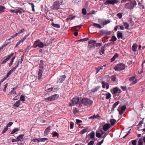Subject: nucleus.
Here are the masks:
<instances>
[{
    "label": "nucleus",
    "instance_id": "nucleus-21",
    "mask_svg": "<svg viewBox=\"0 0 145 145\" xmlns=\"http://www.w3.org/2000/svg\"><path fill=\"white\" fill-rule=\"evenodd\" d=\"M120 101H118L117 102L115 103L112 106V107L111 108V111H112L114 110V109L116 107V106L119 104V103H120Z\"/></svg>",
    "mask_w": 145,
    "mask_h": 145
},
{
    "label": "nucleus",
    "instance_id": "nucleus-61",
    "mask_svg": "<svg viewBox=\"0 0 145 145\" xmlns=\"http://www.w3.org/2000/svg\"><path fill=\"white\" fill-rule=\"evenodd\" d=\"M53 89V88L52 87V88L47 89H46V91H47V92H50V91H52V90Z\"/></svg>",
    "mask_w": 145,
    "mask_h": 145
},
{
    "label": "nucleus",
    "instance_id": "nucleus-45",
    "mask_svg": "<svg viewBox=\"0 0 145 145\" xmlns=\"http://www.w3.org/2000/svg\"><path fill=\"white\" fill-rule=\"evenodd\" d=\"M106 83L105 81H103L102 82V87L103 88H104L105 87V86L106 84Z\"/></svg>",
    "mask_w": 145,
    "mask_h": 145
},
{
    "label": "nucleus",
    "instance_id": "nucleus-48",
    "mask_svg": "<svg viewBox=\"0 0 145 145\" xmlns=\"http://www.w3.org/2000/svg\"><path fill=\"white\" fill-rule=\"evenodd\" d=\"M137 141L136 140H134L131 141L132 144L133 145H137Z\"/></svg>",
    "mask_w": 145,
    "mask_h": 145
},
{
    "label": "nucleus",
    "instance_id": "nucleus-62",
    "mask_svg": "<svg viewBox=\"0 0 145 145\" xmlns=\"http://www.w3.org/2000/svg\"><path fill=\"white\" fill-rule=\"evenodd\" d=\"M120 88L123 91H125L126 90V87L125 86H121Z\"/></svg>",
    "mask_w": 145,
    "mask_h": 145
},
{
    "label": "nucleus",
    "instance_id": "nucleus-55",
    "mask_svg": "<svg viewBox=\"0 0 145 145\" xmlns=\"http://www.w3.org/2000/svg\"><path fill=\"white\" fill-rule=\"evenodd\" d=\"M118 110L119 112V113L120 115H122L124 112L121 109L120 110L119 108L118 109Z\"/></svg>",
    "mask_w": 145,
    "mask_h": 145
},
{
    "label": "nucleus",
    "instance_id": "nucleus-29",
    "mask_svg": "<svg viewBox=\"0 0 145 145\" xmlns=\"http://www.w3.org/2000/svg\"><path fill=\"white\" fill-rule=\"evenodd\" d=\"M26 37H24V38L22 39L21 40H20L19 42H18L17 43L16 47L17 46L19 45L20 44V43H21L22 42H23L24 40L26 39Z\"/></svg>",
    "mask_w": 145,
    "mask_h": 145
},
{
    "label": "nucleus",
    "instance_id": "nucleus-35",
    "mask_svg": "<svg viewBox=\"0 0 145 145\" xmlns=\"http://www.w3.org/2000/svg\"><path fill=\"white\" fill-rule=\"evenodd\" d=\"M52 25L54 27L59 28L60 27V26L58 24H55L54 23H52Z\"/></svg>",
    "mask_w": 145,
    "mask_h": 145
},
{
    "label": "nucleus",
    "instance_id": "nucleus-50",
    "mask_svg": "<svg viewBox=\"0 0 145 145\" xmlns=\"http://www.w3.org/2000/svg\"><path fill=\"white\" fill-rule=\"evenodd\" d=\"M116 40L117 38L116 37H112V39L110 40V41L114 42L116 41Z\"/></svg>",
    "mask_w": 145,
    "mask_h": 145
},
{
    "label": "nucleus",
    "instance_id": "nucleus-33",
    "mask_svg": "<svg viewBox=\"0 0 145 145\" xmlns=\"http://www.w3.org/2000/svg\"><path fill=\"white\" fill-rule=\"evenodd\" d=\"M48 139L47 138H39V140L38 141V142H44L45 140H47Z\"/></svg>",
    "mask_w": 145,
    "mask_h": 145
},
{
    "label": "nucleus",
    "instance_id": "nucleus-64",
    "mask_svg": "<svg viewBox=\"0 0 145 145\" xmlns=\"http://www.w3.org/2000/svg\"><path fill=\"white\" fill-rule=\"evenodd\" d=\"M95 118H96V115L95 114H94L93 115L90 116L89 118L90 119H93Z\"/></svg>",
    "mask_w": 145,
    "mask_h": 145
},
{
    "label": "nucleus",
    "instance_id": "nucleus-31",
    "mask_svg": "<svg viewBox=\"0 0 145 145\" xmlns=\"http://www.w3.org/2000/svg\"><path fill=\"white\" fill-rule=\"evenodd\" d=\"M137 46L135 44H134L132 47V50L134 52L135 51L137 50Z\"/></svg>",
    "mask_w": 145,
    "mask_h": 145
},
{
    "label": "nucleus",
    "instance_id": "nucleus-57",
    "mask_svg": "<svg viewBox=\"0 0 145 145\" xmlns=\"http://www.w3.org/2000/svg\"><path fill=\"white\" fill-rule=\"evenodd\" d=\"M8 85V84L7 83L4 86V89H3V91L4 92H5V91H6V88H7V86Z\"/></svg>",
    "mask_w": 145,
    "mask_h": 145
},
{
    "label": "nucleus",
    "instance_id": "nucleus-13",
    "mask_svg": "<svg viewBox=\"0 0 145 145\" xmlns=\"http://www.w3.org/2000/svg\"><path fill=\"white\" fill-rule=\"evenodd\" d=\"M95 40H91L89 41V45L88 48H95Z\"/></svg>",
    "mask_w": 145,
    "mask_h": 145
},
{
    "label": "nucleus",
    "instance_id": "nucleus-16",
    "mask_svg": "<svg viewBox=\"0 0 145 145\" xmlns=\"http://www.w3.org/2000/svg\"><path fill=\"white\" fill-rule=\"evenodd\" d=\"M24 134H22L20 135L19 136L17 137L16 138V139L18 142L19 141L21 142L23 140L22 139H23L24 137Z\"/></svg>",
    "mask_w": 145,
    "mask_h": 145
},
{
    "label": "nucleus",
    "instance_id": "nucleus-40",
    "mask_svg": "<svg viewBox=\"0 0 145 145\" xmlns=\"http://www.w3.org/2000/svg\"><path fill=\"white\" fill-rule=\"evenodd\" d=\"M25 96L23 95H21L20 97V99L22 101H25Z\"/></svg>",
    "mask_w": 145,
    "mask_h": 145
},
{
    "label": "nucleus",
    "instance_id": "nucleus-4",
    "mask_svg": "<svg viewBox=\"0 0 145 145\" xmlns=\"http://www.w3.org/2000/svg\"><path fill=\"white\" fill-rule=\"evenodd\" d=\"M39 65V71L38 73V78L39 80L41 79L42 74V69L43 68L44 65L43 61V60H41L40 61Z\"/></svg>",
    "mask_w": 145,
    "mask_h": 145
},
{
    "label": "nucleus",
    "instance_id": "nucleus-12",
    "mask_svg": "<svg viewBox=\"0 0 145 145\" xmlns=\"http://www.w3.org/2000/svg\"><path fill=\"white\" fill-rule=\"evenodd\" d=\"M23 10V9L22 8H20L15 10L10 9V11L12 13H15L16 14L19 13L20 14H21L22 13V11Z\"/></svg>",
    "mask_w": 145,
    "mask_h": 145
},
{
    "label": "nucleus",
    "instance_id": "nucleus-8",
    "mask_svg": "<svg viewBox=\"0 0 145 145\" xmlns=\"http://www.w3.org/2000/svg\"><path fill=\"white\" fill-rule=\"evenodd\" d=\"M58 97V95L56 94L49 97L48 98H45L44 101L46 102L54 101L57 99Z\"/></svg>",
    "mask_w": 145,
    "mask_h": 145
},
{
    "label": "nucleus",
    "instance_id": "nucleus-59",
    "mask_svg": "<svg viewBox=\"0 0 145 145\" xmlns=\"http://www.w3.org/2000/svg\"><path fill=\"white\" fill-rule=\"evenodd\" d=\"M126 108V107L125 106H123L121 107V110H122L123 111H124L125 110Z\"/></svg>",
    "mask_w": 145,
    "mask_h": 145
},
{
    "label": "nucleus",
    "instance_id": "nucleus-18",
    "mask_svg": "<svg viewBox=\"0 0 145 145\" xmlns=\"http://www.w3.org/2000/svg\"><path fill=\"white\" fill-rule=\"evenodd\" d=\"M110 127L109 124L108 123L105 124L103 126V129L104 131H106L110 128Z\"/></svg>",
    "mask_w": 145,
    "mask_h": 145
},
{
    "label": "nucleus",
    "instance_id": "nucleus-26",
    "mask_svg": "<svg viewBox=\"0 0 145 145\" xmlns=\"http://www.w3.org/2000/svg\"><path fill=\"white\" fill-rule=\"evenodd\" d=\"M20 130L19 128H14L10 133L11 134L14 133L16 132L19 131Z\"/></svg>",
    "mask_w": 145,
    "mask_h": 145
},
{
    "label": "nucleus",
    "instance_id": "nucleus-24",
    "mask_svg": "<svg viewBox=\"0 0 145 145\" xmlns=\"http://www.w3.org/2000/svg\"><path fill=\"white\" fill-rule=\"evenodd\" d=\"M110 125L111 126L114 125L116 122V121L114 119H110Z\"/></svg>",
    "mask_w": 145,
    "mask_h": 145
},
{
    "label": "nucleus",
    "instance_id": "nucleus-2",
    "mask_svg": "<svg viewBox=\"0 0 145 145\" xmlns=\"http://www.w3.org/2000/svg\"><path fill=\"white\" fill-rule=\"evenodd\" d=\"M137 5L136 1L134 0L131 2L126 3L124 7L127 9H131L134 8Z\"/></svg>",
    "mask_w": 145,
    "mask_h": 145
},
{
    "label": "nucleus",
    "instance_id": "nucleus-60",
    "mask_svg": "<svg viewBox=\"0 0 145 145\" xmlns=\"http://www.w3.org/2000/svg\"><path fill=\"white\" fill-rule=\"evenodd\" d=\"M9 93L11 94H15L16 93V92L15 91L12 90Z\"/></svg>",
    "mask_w": 145,
    "mask_h": 145
},
{
    "label": "nucleus",
    "instance_id": "nucleus-9",
    "mask_svg": "<svg viewBox=\"0 0 145 145\" xmlns=\"http://www.w3.org/2000/svg\"><path fill=\"white\" fill-rule=\"evenodd\" d=\"M60 6L59 1H57L54 2L51 8L53 10H58L59 9Z\"/></svg>",
    "mask_w": 145,
    "mask_h": 145
},
{
    "label": "nucleus",
    "instance_id": "nucleus-28",
    "mask_svg": "<svg viewBox=\"0 0 145 145\" xmlns=\"http://www.w3.org/2000/svg\"><path fill=\"white\" fill-rule=\"evenodd\" d=\"M20 101L18 100L13 105V106H15L16 107H18L20 105Z\"/></svg>",
    "mask_w": 145,
    "mask_h": 145
},
{
    "label": "nucleus",
    "instance_id": "nucleus-5",
    "mask_svg": "<svg viewBox=\"0 0 145 145\" xmlns=\"http://www.w3.org/2000/svg\"><path fill=\"white\" fill-rule=\"evenodd\" d=\"M79 98L76 96L73 98L72 101V105H74L76 104H79V107L81 108L82 107L80 101V98Z\"/></svg>",
    "mask_w": 145,
    "mask_h": 145
},
{
    "label": "nucleus",
    "instance_id": "nucleus-49",
    "mask_svg": "<svg viewBox=\"0 0 145 145\" xmlns=\"http://www.w3.org/2000/svg\"><path fill=\"white\" fill-rule=\"evenodd\" d=\"M111 80L113 81H114L116 80V77L114 75H112L111 77Z\"/></svg>",
    "mask_w": 145,
    "mask_h": 145
},
{
    "label": "nucleus",
    "instance_id": "nucleus-34",
    "mask_svg": "<svg viewBox=\"0 0 145 145\" xmlns=\"http://www.w3.org/2000/svg\"><path fill=\"white\" fill-rule=\"evenodd\" d=\"M50 126H49L44 131V133L47 134V133L49 132V130L50 129Z\"/></svg>",
    "mask_w": 145,
    "mask_h": 145
},
{
    "label": "nucleus",
    "instance_id": "nucleus-47",
    "mask_svg": "<svg viewBox=\"0 0 145 145\" xmlns=\"http://www.w3.org/2000/svg\"><path fill=\"white\" fill-rule=\"evenodd\" d=\"M116 16L119 18L120 19L122 17V13H119L117 14Z\"/></svg>",
    "mask_w": 145,
    "mask_h": 145
},
{
    "label": "nucleus",
    "instance_id": "nucleus-19",
    "mask_svg": "<svg viewBox=\"0 0 145 145\" xmlns=\"http://www.w3.org/2000/svg\"><path fill=\"white\" fill-rule=\"evenodd\" d=\"M88 131V127H85L84 129L80 131V133L81 135H82L85 133L87 132Z\"/></svg>",
    "mask_w": 145,
    "mask_h": 145
},
{
    "label": "nucleus",
    "instance_id": "nucleus-10",
    "mask_svg": "<svg viewBox=\"0 0 145 145\" xmlns=\"http://www.w3.org/2000/svg\"><path fill=\"white\" fill-rule=\"evenodd\" d=\"M99 33L101 35H108L110 34L111 32L107 30L102 29L99 31Z\"/></svg>",
    "mask_w": 145,
    "mask_h": 145
},
{
    "label": "nucleus",
    "instance_id": "nucleus-11",
    "mask_svg": "<svg viewBox=\"0 0 145 145\" xmlns=\"http://www.w3.org/2000/svg\"><path fill=\"white\" fill-rule=\"evenodd\" d=\"M118 2V0H108L105 2V4L107 5H114L117 4Z\"/></svg>",
    "mask_w": 145,
    "mask_h": 145
},
{
    "label": "nucleus",
    "instance_id": "nucleus-30",
    "mask_svg": "<svg viewBox=\"0 0 145 145\" xmlns=\"http://www.w3.org/2000/svg\"><path fill=\"white\" fill-rule=\"evenodd\" d=\"M16 56H14L11 59L10 63H9V66L11 67L12 64L14 59L15 58Z\"/></svg>",
    "mask_w": 145,
    "mask_h": 145
},
{
    "label": "nucleus",
    "instance_id": "nucleus-63",
    "mask_svg": "<svg viewBox=\"0 0 145 145\" xmlns=\"http://www.w3.org/2000/svg\"><path fill=\"white\" fill-rule=\"evenodd\" d=\"M39 140V138H36L34 139H33L32 141H33L34 142H38V141Z\"/></svg>",
    "mask_w": 145,
    "mask_h": 145
},
{
    "label": "nucleus",
    "instance_id": "nucleus-7",
    "mask_svg": "<svg viewBox=\"0 0 145 145\" xmlns=\"http://www.w3.org/2000/svg\"><path fill=\"white\" fill-rule=\"evenodd\" d=\"M125 69V65L123 63H121L118 64L114 68L116 71H120L124 70Z\"/></svg>",
    "mask_w": 145,
    "mask_h": 145
},
{
    "label": "nucleus",
    "instance_id": "nucleus-20",
    "mask_svg": "<svg viewBox=\"0 0 145 145\" xmlns=\"http://www.w3.org/2000/svg\"><path fill=\"white\" fill-rule=\"evenodd\" d=\"M93 26L95 27L98 29H101L102 28L101 25L98 24L93 23Z\"/></svg>",
    "mask_w": 145,
    "mask_h": 145
},
{
    "label": "nucleus",
    "instance_id": "nucleus-53",
    "mask_svg": "<svg viewBox=\"0 0 145 145\" xmlns=\"http://www.w3.org/2000/svg\"><path fill=\"white\" fill-rule=\"evenodd\" d=\"M131 129H130V130H129V131H128L127 132V134L125 135L123 137V138H125L126 137H127L128 135L130 133V132H131Z\"/></svg>",
    "mask_w": 145,
    "mask_h": 145
},
{
    "label": "nucleus",
    "instance_id": "nucleus-14",
    "mask_svg": "<svg viewBox=\"0 0 145 145\" xmlns=\"http://www.w3.org/2000/svg\"><path fill=\"white\" fill-rule=\"evenodd\" d=\"M14 54V53H12L8 55L7 57L5 59L3 62L1 63V64H3L5 63Z\"/></svg>",
    "mask_w": 145,
    "mask_h": 145
},
{
    "label": "nucleus",
    "instance_id": "nucleus-46",
    "mask_svg": "<svg viewBox=\"0 0 145 145\" xmlns=\"http://www.w3.org/2000/svg\"><path fill=\"white\" fill-rule=\"evenodd\" d=\"M82 12L84 15H85L86 14L87 12L86 9L84 8H83L82 10Z\"/></svg>",
    "mask_w": 145,
    "mask_h": 145
},
{
    "label": "nucleus",
    "instance_id": "nucleus-32",
    "mask_svg": "<svg viewBox=\"0 0 145 145\" xmlns=\"http://www.w3.org/2000/svg\"><path fill=\"white\" fill-rule=\"evenodd\" d=\"M105 95H106L105 98L106 99H110L111 96V95L109 93H107L105 94Z\"/></svg>",
    "mask_w": 145,
    "mask_h": 145
},
{
    "label": "nucleus",
    "instance_id": "nucleus-51",
    "mask_svg": "<svg viewBox=\"0 0 145 145\" xmlns=\"http://www.w3.org/2000/svg\"><path fill=\"white\" fill-rule=\"evenodd\" d=\"M59 134L58 133H57L56 132H55L53 134V137H58L59 136Z\"/></svg>",
    "mask_w": 145,
    "mask_h": 145
},
{
    "label": "nucleus",
    "instance_id": "nucleus-43",
    "mask_svg": "<svg viewBox=\"0 0 145 145\" xmlns=\"http://www.w3.org/2000/svg\"><path fill=\"white\" fill-rule=\"evenodd\" d=\"M103 66H99L97 68H96V69L97 70L96 74L101 69H103Z\"/></svg>",
    "mask_w": 145,
    "mask_h": 145
},
{
    "label": "nucleus",
    "instance_id": "nucleus-1",
    "mask_svg": "<svg viewBox=\"0 0 145 145\" xmlns=\"http://www.w3.org/2000/svg\"><path fill=\"white\" fill-rule=\"evenodd\" d=\"M50 43L49 42L48 43L44 44L40 40H38L34 42L33 47L34 48H36L38 46L40 48H43L44 46H48Z\"/></svg>",
    "mask_w": 145,
    "mask_h": 145
},
{
    "label": "nucleus",
    "instance_id": "nucleus-39",
    "mask_svg": "<svg viewBox=\"0 0 145 145\" xmlns=\"http://www.w3.org/2000/svg\"><path fill=\"white\" fill-rule=\"evenodd\" d=\"M123 25L125 27V29H128L129 28V25L126 22H125L123 23Z\"/></svg>",
    "mask_w": 145,
    "mask_h": 145
},
{
    "label": "nucleus",
    "instance_id": "nucleus-36",
    "mask_svg": "<svg viewBox=\"0 0 145 145\" xmlns=\"http://www.w3.org/2000/svg\"><path fill=\"white\" fill-rule=\"evenodd\" d=\"M95 47H100L102 45V43H97L96 42V41H95Z\"/></svg>",
    "mask_w": 145,
    "mask_h": 145
},
{
    "label": "nucleus",
    "instance_id": "nucleus-54",
    "mask_svg": "<svg viewBox=\"0 0 145 145\" xmlns=\"http://www.w3.org/2000/svg\"><path fill=\"white\" fill-rule=\"evenodd\" d=\"M122 33L120 31H118L117 33V36H122Z\"/></svg>",
    "mask_w": 145,
    "mask_h": 145
},
{
    "label": "nucleus",
    "instance_id": "nucleus-17",
    "mask_svg": "<svg viewBox=\"0 0 145 145\" xmlns=\"http://www.w3.org/2000/svg\"><path fill=\"white\" fill-rule=\"evenodd\" d=\"M129 80L132 82L133 84H136L137 82V80L135 76H132L129 78Z\"/></svg>",
    "mask_w": 145,
    "mask_h": 145
},
{
    "label": "nucleus",
    "instance_id": "nucleus-15",
    "mask_svg": "<svg viewBox=\"0 0 145 145\" xmlns=\"http://www.w3.org/2000/svg\"><path fill=\"white\" fill-rule=\"evenodd\" d=\"M66 76L65 75L60 76V78L57 80V82L58 83H61L65 79Z\"/></svg>",
    "mask_w": 145,
    "mask_h": 145
},
{
    "label": "nucleus",
    "instance_id": "nucleus-37",
    "mask_svg": "<svg viewBox=\"0 0 145 145\" xmlns=\"http://www.w3.org/2000/svg\"><path fill=\"white\" fill-rule=\"evenodd\" d=\"M143 142L142 140V138H140L138 142V145H143Z\"/></svg>",
    "mask_w": 145,
    "mask_h": 145
},
{
    "label": "nucleus",
    "instance_id": "nucleus-22",
    "mask_svg": "<svg viewBox=\"0 0 145 145\" xmlns=\"http://www.w3.org/2000/svg\"><path fill=\"white\" fill-rule=\"evenodd\" d=\"M100 86H98L97 87H96L95 88H94L92 89L91 90V91L93 93L97 91V90L99 89L100 88Z\"/></svg>",
    "mask_w": 145,
    "mask_h": 145
},
{
    "label": "nucleus",
    "instance_id": "nucleus-3",
    "mask_svg": "<svg viewBox=\"0 0 145 145\" xmlns=\"http://www.w3.org/2000/svg\"><path fill=\"white\" fill-rule=\"evenodd\" d=\"M80 101L81 104L84 105L88 106L92 105L93 101L89 99L88 98H80Z\"/></svg>",
    "mask_w": 145,
    "mask_h": 145
},
{
    "label": "nucleus",
    "instance_id": "nucleus-41",
    "mask_svg": "<svg viewBox=\"0 0 145 145\" xmlns=\"http://www.w3.org/2000/svg\"><path fill=\"white\" fill-rule=\"evenodd\" d=\"M96 136L97 137L100 138L102 137V135L100 133L96 132Z\"/></svg>",
    "mask_w": 145,
    "mask_h": 145
},
{
    "label": "nucleus",
    "instance_id": "nucleus-23",
    "mask_svg": "<svg viewBox=\"0 0 145 145\" xmlns=\"http://www.w3.org/2000/svg\"><path fill=\"white\" fill-rule=\"evenodd\" d=\"M105 48V46H104L101 47V50L99 51V53L101 55H102L104 54Z\"/></svg>",
    "mask_w": 145,
    "mask_h": 145
},
{
    "label": "nucleus",
    "instance_id": "nucleus-42",
    "mask_svg": "<svg viewBox=\"0 0 145 145\" xmlns=\"http://www.w3.org/2000/svg\"><path fill=\"white\" fill-rule=\"evenodd\" d=\"M24 29H22L20 30V31L19 32H18V33H16L14 35L15 36H16L18 35V34H22L24 32Z\"/></svg>",
    "mask_w": 145,
    "mask_h": 145
},
{
    "label": "nucleus",
    "instance_id": "nucleus-44",
    "mask_svg": "<svg viewBox=\"0 0 145 145\" xmlns=\"http://www.w3.org/2000/svg\"><path fill=\"white\" fill-rule=\"evenodd\" d=\"M88 39H89L87 37L83 39H81L80 40H78V41L82 42L83 41H87L88 40Z\"/></svg>",
    "mask_w": 145,
    "mask_h": 145
},
{
    "label": "nucleus",
    "instance_id": "nucleus-27",
    "mask_svg": "<svg viewBox=\"0 0 145 145\" xmlns=\"http://www.w3.org/2000/svg\"><path fill=\"white\" fill-rule=\"evenodd\" d=\"M89 136H90V138L91 139L94 138L95 136V132L94 131H92L91 133L88 134Z\"/></svg>",
    "mask_w": 145,
    "mask_h": 145
},
{
    "label": "nucleus",
    "instance_id": "nucleus-56",
    "mask_svg": "<svg viewBox=\"0 0 145 145\" xmlns=\"http://www.w3.org/2000/svg\"><path fill=\"white\" fill-rule=\"evenodd\" d=\"M12 72L10 70L9 71L7 74L6 76V78H7Z\"/></svg>",
    "mask_w": 145,
    "mask_h": 145
},
{
    "label": "nucleus",
    "instance_id": "nucleus-52",
    "mask_svg": "<svg viewBox=\"0 0 145 145\" xmlns=\"http://www.w3.org/2000/svg\"><path fill=\"white\" fill-rule=\"evenodd\" d=\"M8 129V127H6L4 128V129L3 130L2 133L3 134L5 133L6 132L7 130Z\"/></svg>",
    "mask_w": 145,
    "mask_h": 145
},
{
    "label": "nucleus",
    "instance_id": "nucleus-58",
    "mask_svg": "<svg viewBox=\"0 0 145 145\" xmlns=\"http://www.w3.org/2000/svg\"><path fill=\"white\" fill-rule=\"evenodd\" d=\"M94 141H91L88 144V145H93L94 143Z\"/></svg>",
    "mask_w": 145,
    "mask_h": 145
},
{
    "label": "nucleus",
    "instance_id": "nucleus-25",
    "mask_svg": "<svg viewBox=\"0 0 145 145\" xmlns=\"http://www.w3.org/2000/svg\"><path fill=\"white\" fill-rule=\"evenodd\" d=\"M118 88L117 87H115L113 89V93L114 94H116L118 93Z\"/></svg>",
    "mask_w": 145,
    "mask_h": 145
},
{
    "label": "nucleus",
    "instance_id": "nucleus-38",
    "mask_svg": "<svg viewBox=\"0 0 145 145\" xmlns=\"http://www.w3.org/2000/svg\"><path fill=\"white\" fill-rule=\"evenodd\" d=\"M5 8V7L2 6H0V13L2 12H4V10Z\"/></svg>",
    "mask_w": 145,
    "mask_h": 145
},
{
    "label": "nucleus",
    "instance_id": "nucleus-6",
    "mask_svg": "<svg viewBox=\"0 0 145 145\" xmlns=\"http://www.w3.org/2000/svg\"><path fill=\"white\" fill-rule=\"evenodd\" d=\"M98 22L101 25L104 26L110 23L111 21L110 20H107L104 19H98Z\"/></svg>",
    "mask_w": 145,
    "mask_h": 145
}]
</instances>
